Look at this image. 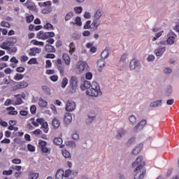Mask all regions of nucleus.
Masks as SVG:
<instances>
[{"label":"nucleus","mask_w":179,"mask_h":179,"mask_svg":"<svg viewBox=\"0 0 179 179\" xmlns=\"http://www.w3.org/2000/svg\"><path fill=\"white\" fill-rule=\"evenodd\" d=\"M90 24H92V21L88 20L84 25V29L86 30L87 29H90Z\"/></svg>","instance_id":"nucleus-57"},{"label":"nucleus","mask_w":179,"mask_h":179,"mask_svg":"<svg viewBox=\"0 0 179 179\" xmlns=\"http://www.w3.org/2000/svg\"><path fill=\"white\" fill-rule=\"evenodd\" d=\"M38 145H39L40 149H41L42 148H45V146H47V142H45L44 141H40Z\"/></svg>","instance_id":"nucleus-55"},{"label":"nucleus","mask_w":179,"mask_h":179,"mask_svg":"<svg viewBox=\"0 0 179 179\" xmlns=\"http://www.w3.org/2000/svg\"><path fill=\"white\" fill-rule=\"evenodd\" d=\"M24 6H26L29 10H36V4L30 0L26 1Z\"/></svg>","instance_id":"nucleus-13"},{"label":"nucleus","mask_w":179,"mask_h":179,"mask_svg":"<svg viewBox=\"0 0 179 179\" xmlns=\"http://www.w3.org/2000/svg\"><path fill=\"white\" fill-rule=\"evenodd\" d=\"M63 142L64 141L62 140V138L59 137L55 138V139L53 140V143H55V145H57V146H60L61 149H64V148H65V145H62Z\"/></svg>","instance_id":"nucleus-17"},{"label":"nucleus","mask_w":179,"mask_h":179,"mask_svg":"<svg viewBox=\"0 0 179 179\" xmlns=\"http://www.w3.org/2000/svg\"><path fill=\"white\" fill-rule=\"evenodd\" d=\"M45 50L47 52H55V48L48 43L45 45Z\"/></svg>","instance_id":"nucleus-27"},{"label":"nucleus","mask_w":179,"mask_h":179,"mask_svg":"<svg viewBox=\"0 0 179 179\" xmlns=\"http://www.w3.org/2000/svg\"><path fill=\"white\" fill-rule=\"evenodd\" d=\"M27 22L31 23L32 20H34V15H29L26 17Z\"/></svg>","instance_id":"nucleus-56"},{"label":"nucleus","mask_w":179,"mask_h":179,"mask_svg":"<svg viewBox=\"0 0 179 179\" xmlns=\"http://www.w3.org/2000/svg\"><path fill=\"white\" fill-rule=\"evenodd\" d=\"M132 167L134 169V179H143L146 174V169H145V162L143 161V157L138 156L136 161L132 164Z\"/></svg>","instance_id":"nucleus-1"},{"label":"nucleus","mask_w":179,"mask_h":179,"mask_svg":"<svg viewBox=\"0 0 179 179\" xmlns=\"http://www.w3.org/2000/svg\"><path fill=\"white\" fill-rule=\"evenodd\" d=\"M129 68L130 71H135V72L139 73L141 69H142V64H141L137 59H133L129 63Z\"/></svg>","instance_id":"nucleus-2"},{"label":"nucleus","mask_w":179,"mask_h":179,"mask_svg":"<svg viewBox=\"0 0 179 179\" xmlns=\"http://www.w3.org/2000/svg\"><path fill=\"white\" fill-rule=\"evenodd\" d=\"M177 41V34L174 33L173 31H170L166 34V43L169 45H173V44H176V42Z\"/></svg>","instance_id":"nucleus-4"},{"label":"nucleus","mask_w":179,"mask_h":179,"mask_svg":"<svg viewBox=\"0 0 179 179\" xmlns=\"http://www.w3.org/2000/svg\"><path fill=\"white\" fill-rule=\"evenodd\" d=\"M1 27H7L9 28L10 27V24H9V22H6V21H2L1 22Z\"/></svg>","instance_id":"nucleus-52"},{"label":"nucleus","mask_w":179,"mask_h":179,"mask_svg":"<svg viewBox=\"0 0 179 179\" xmlns=\"http://www.w3.org/2000/svg\"><path fill=\"white\" fill-rule=\"evenodd\" d=\"M28 86L29 83H27V82L22 81L12 87L10 91L16 92V90H19L20 89H24V87H27Z\"/></svg>","instance_id":"nucleus-7"},{"label":"nucleus","mask_w":179,"mask_h":179,"mask_svg":"<svg viewBox=\"0 0 179 179\" xmlns=\"http://www.w3.org/2000/svg\"><path fill=\"white\" fill-rule=\"evenodd\" d=\"M83 90L85 89H90L92 87V84H90V81H85L83 86L81 87Z\"/></svg>","instance_id":"nucleus-37"},{"label":"nucleus","mask_w":179,"mask_h":179,"mask_svg":"<svg viewBox=\"0 0 179 179\" xmlns=\"http://www.w3.org/2000/svg\"><path fill=\"white\" fill-rule=\"evenodd\" d=\"M27 149H28L29 152H34L36 150V148H34V146H33L31 144H29L27 145Z\"/></svg>","instance_id":"nucleus-59"},{"label":"nucleus","mask_w":179,"mask_h":179,"mask_svg":"<svg viewBox=\"0 0 179 179\" xmlns=\"http://www.w3.org/2000/svg\"><path fill=\"white\" fill-rule=\"evenodd\" d=\"M64 121L67 125L71 124L72 122V115L69 113H66L64 114Z\"/></svg>","instance_id":"nucleus-18"},{"label":"nucleus","mask_w":179,"mask_h":179,"mask_svg":"<svg viewBox=\"0 0 179 179\" xmlns=\"http://www.w3.org/2000/svg\"><path fill=\"white\" fill-rule=\"evenodd\" d=\"M74 10L77 15H80L82 13V11L83 10V8L82 7H75Z\"/></svg>","instance_id":"nucleus-50"},{"label":"nucleus","mask_w":179,"mask_h":179,"mask_svg":"<svg viewBox=\"0 0 179 179\" xmlns=\"http://www.w3.org/2000/svg\"><path fill=\"white\" fill-rule=\"evenodd\" d=\"M76 24H77V26H82V21L80 17H77L76 18Z\"/></svg>","instance_id":"nucleus-60"},{"label":"nucleus","mask_w":179,"mask_h":179,"mask_svg":"<svg viewBox=\"0 0 179 179\" xmlns=\"http://www.w3.org/2000/svg\"><path fill=\"white\" fill-rule=\"evenodd\" d=\"M56 179H64V170L62 169H59L57 171V173H56Z\"/></svg>","instance_id":"nucleus-26"},{"label":"nucleus","mask_w":179,"mask_h":179,"mask_svg":"<svg viewBox=\"0 0 179 179\" xmlns=\"http://www.w3.org/2000/svg\"><path fill=\"white\" fill-rule=\"evenodd\" d=\"M76 108V103L73 101H68L66 105V111H73Z\"/></svg>","instance_id":"nucleus-11"},{"label":"nucleus","mask_w":179,"mask_h":179,"mask_svg":"<svg viewBox=\"0 0 179 179\" xmlns=\"http://www.w3.org/2000/svg\"><path fill=\"white\" fill-rule=\"evenodd\" d=\"M69 52L71 54H73L75 52V50H76V46L75 45V43L73 42H71L69 45Z\"/></svg>","instance_id":"nucleus-38"},{"label":"nucleus","mask_w":179,"mask_h":179,"mask_svg":"<svg viewBox=\"0 0 179 179\" xmlns=\"http://www.w3.org/2000/svg\"><path fill=\"white\" fill-rule=\"evenodd\" d=\"M98 68H104L106 66V61L103 59H100L97 62Z\"/></svg>","instance_id":"nucleus-33"},{"label":"nucleus","mask_w":179,"mask_h":179,"mask_svg":"<svg viewBox=\"0 0 179 179\" xmlns=\"http://www.w3.org/2000/svg\"><path fill=\"white\" fill-rule=\"evenodd\" d=\"M147 61L148 62H152V61H155V55H150L147 58Z\"/></svg>","instance_id":"nucleus-61"},{"label":"nucleus","mask_w":179,"mask_h":179,"mask_svg":"<svg viewBox=\"0 0 179 179\" xmlns=\"http://www.w3.org/2000/svg\"><path fill=\"white\" fill-rule=\"evenodd\" d=\"M31 43L34 44V45H41V47H44V42H42V41H38L37 40H32Z\"/></svg>","instance_id":"nucleus-40"},{"label":"nucleus","mask_w":179,"mask_h":179,"mask_svg":"<svg viewBox=\"0 0 179 179\" xmlns=\"http://www.w3.org/2000/svg\"><path fill=\"white\" fill-rule=\"evenodd\" d=\"M89 66L86 62L79 61L76 64V71L78 73H83V72H87Z\"/></svg>","instance_id":"nucleus-3"},{"label":"nucleus","mask_w":179,"mask_h":179,"mask_svg":"<svg viewBox=\"0 0 179 179\" xmlns=\"http://www.w3.org/2000/svg\"><path fill=\"white\" fill-rule=\"evenodd\" d=\"M62 58L66 66H69L71 65V57H69V55H68V54L66 53H64L62 55Z\"/></svg>","instance_id":"nucleus-20"},{"label":"nucleus","mask_w":179,"mask_h":179,"mask_svg":"<svg viewBox=\"0 0 179 179\" xmlns=\"http://www.w3.org/2000/svg\"><path fill=\"white\" fill-rule=\"evenodd\" d=\"M69 177H71V170H66L64 173V178H69Z\"/></svg>","instance_id":"nucleus-58"},{"label":"nucleus","mask_w":179,"mask_h":179,"mask_svg":"<svg viewBox=\"0 0 179 179\" xmlns=\"http://www.w3.org/2000/svg\"><path fill=\"white\" fill-rule=\"evenodd\" d=\"M37 178H38V173H30L29 179H37Z\"/></svg>","instance_id":"nucleus-49"},{"label":"nucleus","mask_w":179,"mask_h":179,"mask_svg":"<svg viewBox=\"0 0 179 179\" xmlns=\"http://www.w3.org/2000/svg\"><path fill=\"white\" fill-rule=\"evenodd\" d=\"M48 105V103L47 102V101L44 100L43 98H40L38 99V106L42 108H44V107H47Z\"/></svg>","instance_id":"nucleus-28"},{"label":"nucleus","mask_w":179,"mask_h":179,"mask_svg":"<svg viewBox=\"0 0 179 179\" xmlns=\"http://www.w3.org/2000/svg\"><path fill=\"white\" fill-rule=\"evenodd\" d=\"M146 125V120H143L139 123H138L134 128V132H138V131H141V129H143V127Z\"/></svg>","instance_id":"nucleus-12"},{"label":"nucleus","mask_w":179,"mask_h":179,"mask_svg":"<svg viewBox=\"0 0 179 179\" xmlns=\"http://www.w3.org/2000/svg\"><path fill=\"white\" fill-rule=\"evenodd\" d=\"M43 27L45 30H54V26L50 23H47Z\"/></svg>","instance_id":"nucleus-47"},{"label":"nucleus","mask_w":179,"mask_h":179,"mask_svg":"<svg viewBox=\"0 0 179 179\" xmlns=\"http://www.w3.org/2000/svg\"><path fill=\"white\" fill-rule=\"evenodd\" d=\"M66 85H68V78H63L61 82V86L63 89H65L66 87Z\"/></svg>","instance_id":"nucleus-42"},{"label":"nucleus","mask_w":179,"mask_h":179,"mask_svg":"<svg viewBox=\"0 0 179 179\" xmlns=\"http://www.w3.org/2000/svg\"><path fill=\"white\" fill-rule=\"evenodd\" d=\"M22 79H23V75L22 74L17 73L14 76V80H22Z\"/></svg>","instance_id":"nucleus-53"},{"label":"nucleus","mask_w":179,"mask_h":179,"mask_svg":"<svg viewBox=\"0 0 179 179\" xmlns=\"http://www.w3.org/2000/svg\"><path fill=\"white\" fill-rule=\"evenodd\" d=\"M72 17H73V12H69L65 16L66 22H68V20H71Z\"/></svg>","instance_id":"nucleus-45"},{"label":"nucleus","mask_w":179,"mask_h":179,"mask_svg":"<svg viewBox=\"0 0 179 179\" xmlns=\"http://www.w3.org/2000/svg\"><path fill=\"white\" fill-rule=\"evenodd\" d=\"M52 125L55 129H58L59 126L61 125V122L58 120V118L55 117L52 122Z\"/></svg>","instance_id":"nucleus-22"},{"label":"nucleus","mask_w":179,"mask_h":179,"mask_svg":"<svg viewBox=\"0 0 179 179\" xmlns=\"http://www.w3.org/2000/svg\"><path fill=\"white\" fill-rule=\"evenodd\" d=\"M164 73L165 75H171L173 73V69L170 67H166L164 69Z\"/></svg>","instance_id":"nucleus-41"},{"label":"nucleus","mask_w":179,"mask_h":179,"mask_svg":"<svg viewBox=\"0 0 179 179\" xmlns=\"http://www.w3.org/2000/svg\"><path fill=\"white\" fill-rule=\"evenodd\" d=\"M129 121L131 125H135V124H136V121H137L136 116H135L134 115H129Z\"/></svg>","instance_id":"nucleus-31"},{"label":"nucleus","mask_w":179,"mask_h":179,"mask_svg":"<svg viewBox=\"0 0 179 179\" xmlns=\"http://www.w3.org/2000/svg\"><path fill=\"white\" fill-rule=\"evenodd\" d=\"M62 154L64 156V157H65V159H71V153L68 150H62Z\"/></svg>","instance_id":"nucleus-39"},{"label":"nucleus","mask_w":179,"mask_h":179,"mask_svg":"<svg viewBox=\"0 0 179 179\" xmlns=\"http://www.w3.org/2000/svg\"><path fill=\"white\" fill-rule=\"evenodd\" d=\"M167 48L166 46H159L155 50L156 57H162L166 52Z\"/></svg>","instance_id":"nucleus-9"},{"label":"nucleus","mask_w":179,"mask_h":179,"mask_svg":"<svg viewBox=\"0 0 179 179\" xmlns=\"http://www.w3.org/2000/svg\"><path fill=\"white\" fill-rule=\"evenodd\" d=\"M142 148H143V145L142 144L137 145L132 150V155L134 156H136L137 155H139L141 153V150H142Z\"/></svg>","instance_id":"nucleus-19"},{"label":"nucleus","mask_w":179,"mask_h":179,"mask_svg":"<svg viewBox=\"0 0 179 179\" xmlns=\"http://www.w3.org/2000/svg\"><path fill=\"white\" fill-rule=\"evenodd\" d=\"M109 55H110V52H108V48H105L101 54V57L102 59H107V58H108Z\"/></svg>","instance_id":"nucleus-24"},{"label":"nucleus","mask_w":179,"mask_h":179,"mask_svg":"<svg viewBox=\"0 0 179 179\" xmlns=\"http://www.w3.org/2000/svg\"><path fill=\"white\" fill-rule=\"evenodd\" d=\"M8 51L9 54H13L17 51V48L15 47L10 48V46L8 47V49L7 50Z\"/></svg>","instance_id":"nucleus-48"},{"label":"nucleus","mask_w":179,"mask_h":179,"mask_svg":"<svg viewBox=\"0 0 179 179\" xmlns=\"http://www.w3.org/2000/svg\"><path fill=\"white\" fill-rule=\"evenodd\" d=\"M103 10L101 9H99L96 11V13H94L93 18L94 19H100V17H101L103 15Z\"/></svg>","instance_id":"nucleus-25"},{"label":"nucleus","mask_w":179,"mask_h":179,"mask_svg":"<svg viewBox=\"0 0 179 179\" xmlns=\"http://www.w3.org/2000/svg\"><path fill=\"white\" fill-rule=\"evenodd\" d=\"M100 90V86L99 85V83H97V82H92L91 84V88H90V90Z\"/></svg>","instance_id":"nucleus-43"},{"label":"nucleus","mask_w":179,"mask_h":179,"mask_svg":"<svg viewBox=\"0 0 179 179\" xmlns=\"http://www.w3.org/2000/svg\"><path fill=\"white\" fill-rule=\"evenodd\" d=\"M16 43V38H10L7 41L3 42L1 45L0 48H2V50H8L9 47H11V45H15V43Z\"/></svg>","instance_id":"nucleus-5"},{"label":"nucleus","mask_w":179,"mask_h":179,"mask_svg":"<svg viewBox=\"0 0 179 179\" xmlns=\"http://www.w3.org/2000/svg\"><path fill=\"white\" fill-rule=\"evenodd\" d=\"M86 93L88 96H92V97H99V96H101L103 94L101 90L98 89L88 90L86 91Z\"/></svg>","instance_id":"nucleus-8"},{"label":"nucleus","mask_w":179,"mask_h":179,"mask_svg":"<svg viewBox=\"0 0 179 179\" xmlns=\"http://www.w3.org/2000/svg\"><path fill=\"white\" fill-rule=\"evenodd\" d=\"M57 69L59 71L61 76H64L65 75V64L57 66Z\"/></svg>","instance_id":"nucleus-32"},{"label":"nucleus","mask_w":179,"mask_h":179,"mask_svg":"<svg viewBox=\"0 0 179 179\" xmlns=\"http://www.w3.org/2000/svg\"><path fill=\"white\" fill-rule=\"evenodd\" d=\"M37 64V59L36 58H31L28 62V65H34Z\"/></svg>","instance_id":"nucleus-51"},{"label":"nucleus","mask_w":179,"mask_h":179,"mask_svg":"<svg viewBox=\"0 0 179 179\" xmlns=\"http://www.w3.org/2000/svg\"><path fill=\"white\" fill-rule=\"evenodd\" d=\"M66 146L70 149H76V142L73 141H68L65 142Z\"/></svg>","instance_id":"nucleus-21"},{"label":"nucleus","mask_w":179,"mask_h":179,"mask_svg":"<svg viewBox=\"0 0 179 179\" xmlns=\"http://www.w3.org/2000/svg\"><path fill=\"white\" fill-rule=\"evenodd\" d=\"M163 33H164V31H163L156 33L155 34V36L152 38V41H156V40H157V38H160V37H162Z\"/></svg>","instance_id":"nucleus-36"},{"label":"nucleus","mask_w":179,"mask_h":179,"mask_svg":"<svg viewBox=\"0 0 179 179\" xmlns=\"http://www.w3.org/2000/svg\"><path fill=\"white\" fill-rule=\"evenodd\" d=\"M6 110L9 111L8 114L10 115H17V111L15 110L14 107H12V106L8 107V108H6Z\"/></svg>","instance_id":"nucleus-29"},{"label":"nucleus","mask_w":179,"mask_h":179,"mask_svg":"<svg viewBox=\"0 0 179 179\" xmlns=\"http://www.w3.org/2000/svg\"><path fill=\"white\" fill-rule=\"evenodd\" d=\"M36 110H37V108L34 105L31 106L30 108V111L31 114H36Z\"/></svg>","instance_id":"nucleus-62"},{"label":"nucleus","mask_w":179,"mask_h":179,"mask_svg":"<svg viewBox=\"0 0 179 179\" xmlns=\"http://www.w3.org/2000/svg\"><path fill=\"white\" fill-rule=\"evenodd\" d=\"M41 52V48H31L28 51L29 57H36L37 54H40Z\"/></svg>","instance_id":"nucleus-10"},{"label":"nucleus","mask_w":179,"mask_h":179,"mask_svg":"<svg viewBox=\"0 0 179 179\" xmlns=\"http://www.w3.org/2000/svg\"><path fill=\"white\" fill-rule=\"evenodd\" d=\"M162 102L163 101L162 99L152 101L150 103V107L151 108H157V107H162Z\"/></svg>","instance_id":"nucleus-14"},{"label":"nucleus","mask_w":179,"mask_h":179,"mask_svg":"<svg viewBox=\"0 0 179 179\" xmlns=\"http://www.w3.org/2000/svg\"><path fill=\"white\" fill-rule=\"evenodd\" d=\"M127 58H128V54H123L120 58V62H125V61H127Z\"/></svg>","instance_id":"nucleus-54"},{"label":"nucleus","mask_w":179,"mask_h":179,"mask_svg":"<svg viewBox=\"0 0 179 179\" xmlns=\"http://www.w3.org/2000/svg\"><path fill=\"white\" fill-rule=\"evenodd\" d=\"M101 24V20L97 19V18H93L92 26H93L94 29H97V27H99V26H100Z\"/></svg>","instance_id":"nucleus-23"},{"label":"nucleus","mask_w":179,"mask_h":179,"mask_svg":"<svg viewBox=\"0 0 179 179\" xmlns=\"http://www.w3.org/2000/svg\"><path fill=\"white\" fill-rule=\"evenodd\" d=\"M127 135V131L124 129L123 128H120L117 131V135L115 136L116 139H121L122 136H125Z\"/></svg>","instance_id":"nucleus-16"},{"label":"nucleus","mask_w":179,"mask_h":179,"mask_svg":"<svg viewBox=\"0 0 179 179\" xmlns=\"http://www.w3.org/2000/svg\"><path fill=\"white\" fill-rule=\"evenodd\" d=\"M41 129H43L45 134H48V123L47 122L43 123L41 125Z\"/></svg>","instance_id":"nucleus-35"},{"label":"nucleus","mask_w":179,"mask_h":179,"mask_svg":"<svg viewBox=\"0 0 179 179\" xmlns=\"http://www.w3.org/2000/svg\"><path fill=\"white\" fill-rule=\"evenodd\" d=\"M78 89V78L71 76L70 79V92L71 93H75Z\"/></svg>","instance_id":"nucleus-6"},{"label":"nucleus","mask_w":179,"mask_h":179,"mask_svg":"<svg viewBox=\"0 0 179 179\" xmlns=\"http://www.w3.org/2000/svg\"><path fill=\"white\" fill-rule=\"evenodd\" d=\"M36 37L41 40H47V38H48V32L40 31L37 33Z\"/></svg>","instance_id":"nucleus-15"},{"label":"nucleus","mask_w":179,"mask_h":179,"mask_svg":"<svg viewBox=\"0 0 179 179\" xmlns=\"http://www.w3.org/2000/svg\"><path fill=\"white\" fill-rule=\"evenodd\" d=\"M50 80H52V82H57V80H58V76L54 75L50 76Z\"/></svg>","instance_id":"nucleus-64"},{"label":"nucleus","mask_w":179,"mask_h":179,"mask_svg":"<svg viewBox=\"0 0 179 179\" xmlns=\"http://www.w3.org/2000/svg\"><path fill=\"white\" fill-rule=\"evenodd\" d=\"M71 138L74 141H78V140H79V134L74 133L72 134Z\"/></svg>","instance_id":"nucleus-63"},{"label":"nucleus","mask_w":179,"mask_h":179,"mask_svg":"<svg viewBox=\"0 0 179 179\" xmlns=\"http://www.w3.org/2000/svg\"><path fill=\"white\" fill-rule=\"evenodd\" d=\"M134 143H135V138L134 137H131L127 142V146H128V147L132 146V145H134Z\"/></svg>","instance_id":"nucleus-46"},{"label":"nucleus","mask_w":179,"mask_h":179,"mask_svg":"<svg viewBox=\"0 0 179 179\" xmlns=\"http://www.w3.org/2000/svg\"><path fill=\"white\" fill-rule=\"evenodd\" d=\"M41 89L45 94H51V89L47 85H42Z\"/></svg>","instance_id":"nucleus-30"},{"label":"nucleus","mask_w":179,"mask_h":179,"mask_svg":"<svg viewBox=\"0 0 179 179\" xmlns=\"http://www.w3.org/2000/svg\"><path fill=\"white\" fill-rule=\"evenodd\" d=\"M15 97L17 98V100L15 102V106H20V104L23 103V100L20 98V94L15 95Z\"/></svg>","instance_id":"nucleus-34"},{"label":"nucleus","mask_w":179,"mask_h":179,"mask_svg":"<svg viewBox=\"0 0 179 179\" xmlns=\"http://www.w3.org/2000/svg\"><path fill=\"white\" fill-rule=\"evenodd\" d=\"M50 12H52V8L51 7H46L42 10V13H43L44 15H47V13H50Z\"/></svg>","instance_id":"nucleus-44"}]
</instances>
